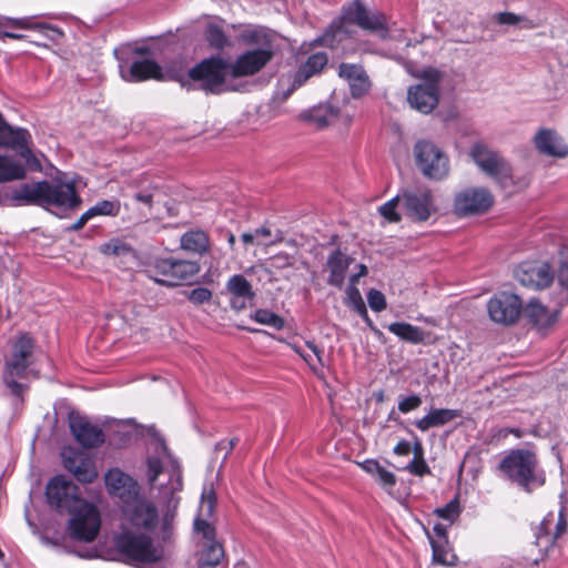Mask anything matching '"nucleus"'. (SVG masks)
<instances>
[{
	"instance_id": "f257e3e1",
	"label": "nucleus",
	"mask_w": 568,
	"mask_h": 568,
	"mask_svg": "<svg viewBox=\"0 0 568 568\" xmlns=\"http://www.w3.org/2000/svg\"><path fill=\"white\" fill-rule=\"evenodd\" d=\"M352 26L376 34L382 40L389 38L387 16L381 11L368 10L361 0H353L343 6L341 16L332 21L316 42L327 48H336L345 39L353 37L355 31Z\"/></svg>"
},
{
	"instance_id": "f03ea898",
	"label": "nucleus",
	"mask_w": 568,
	"mask_h": 568,
	"mask_svg": "<svg viewBox=\"0 0 568 568\" xmlns=\"http://www.w3.org/2000/svg\"><path fill=\"white\" fill-rule=\"evenodd\" d=\"M11 200L17 205H33L47 210L51 206L75 210L82 203L73 182L48 180L21 184L12 192Z\"/></svg>"
},
{
	"instance_id": "7ed1b4c3",
	"label": "nucleus",
	"mask_w": 568,
	"mask_h": 568,
	"mask_svg": "<svg viewBox=\"0 0 568 568\" xmlns=\"http://www.w3.org/2000/svg\"><path fill=\"white\" fill-rule=\"evenodd\" d=\"M498 469L509 481L528 494L546 483L545 471L539 467L537 454L531 449H510L499 462Z\"/></svg>"
},
{
	"instance_id": "20e7f679",
	"label": "nucleus",
	"mask_w": 568,
	"mask_h": 568,
	"mask_svg": "<svg viewBox=\"0 0 568 568\" xmlns=\"http://www.w3.org/2000/svg\"><path fill=\"white\" fill-rule=\"evenodd\" d=\"M557 286L555 310H549L537 300H531L524 313L527 322L538 332L547 333L558 322L561 310L568 304V248L562 251L557 267Z\"/></svg>"
},
{
	"instance_id": "39448f33",
	"label": "nucleus",
	"mask_w": 568,
	"mask_h": 568,
	"mask_svg": "<svg viewBox=\"0 0 568 568\" xmlns=\"http://www.w3.org/2000/svg\"><path fill=\"white\" fill-rule=\"evenodd\" d=\"M114 548L128 564H158L165 558L164 548L154 545L150 535L130 528H123L114 537Z\"/></svg>"
},
{
	"instance_id": "423d86ee",
	"label": "nucleus",
	"mask_w": 568,
	"mask_h": 568,
	"mask_svg": "<svg viewBox=\"0 0 568 568\" xmlns=\"http://www.w3.org/2000/svg\"><path fill=\"white\" fill-rule=\"evenodd\" d=\"M201 271L196 261L174 256L156 257L150 266L155 283L166 287L190 285Z\"/></svg>"
},
{
	"instance_id": "0eeeda50",
	"label": "nucleus",
	"mask_w": 568,
	"mask_h": 568,
	"mask_svg": "<svg viewBox=\"0 0 568 568\" xmlns=\"http://www.w3.org/2000/svg\"><path fill=\"white\" fill-rule=\"evenodd\" d=\"M470 156L478 168L500 187L508 189L515 185L513 168L498 152L483 143H475L470 149Z\"/></svg>"
},
{
	"instance_id": "6e6552de",
	"label": "nucleus",
	"mask_w": 568,
	"mask_h": 568,
	"mask_svg": "<svg viewBox=\"0 0 568 568\" xmlns=\"http://www.w3.org/2000/svg\"><path fill=\"white\" fill-rule=\"evenodd\" d=\"M230 63L220 55L203 59L187 71V78L201 82L200 88L206 93L217 94L226 82Z\"/></svg>"
},
{
	"instance_id": "1a4fd4ad",
	"label": "nucleus",
	"mask_w": 568,
	"mask_h": 568,
	"mask_svg": "<svg viewBox=\"0 0 568 568\" xmlns=\"http://www.w3.org/2000/svg\"><path fill=\"white\" fill-rule=\"evenodd\" d=\"M68 515H70L68 530L74 540L91 542L97 538L101 527V517L95 505L83 499Z\"/></svg>"
},
{
	"instance_id": "9d476101",
	"label": "nucleus",
	"mask_w": 568,
	"mask_h": 568,
	"mask_svg": "<svg viewBox=\"0 0 568 568\" xmlns=\"http://www.w3.org/2000/svg\"><path fill=\"white\" fill-rule=\"evenodd\" d=\"M419 78L425 82L409 87L407 100L413 109L429 114L439 102L442 73L435 68H427L420 72Z\"/></svg>"
},
{
	"instance_id": "9b49d317",
	"label": "nucleus",
	"mask_w": 568,
	"mask_h": 568,
	"mask_svg": "<svg viewBox=\"0 0 568 568\" xmlns=\"http://www.w3.org/2000/svg\"><path fill=\"white\" fill-rule=\"evenodd\" d=\"M45 498L49 507L60 515L68 514L83 500L79 486L64 475L50 478Z\"/></svg>"
},
{
	"instance_id": "f8f14e48",
	"label": "nucleus",
	"mask_w": 568,
	"mask_h": 568,
	"mask_svg": "<svg viewBox=\"0 0 568 568\" xmlns=\"http://www.w3.org/2000/svg\"><path fill=\"white\" fill-rule=\"evenodd\" d=\"M416 164L423 174L432 180H442L449 171V160L434 143L418 141L414 148Z\"/></svg>"
},
{
	"instance_id": "ddd939ff",
	"label": "nucleus",
	"mask_w": 568,
	"mask_h": 568,
	"mask_svg": "<svg viewBox=\"0 0 568 568\" xmlns=\"http://www.w3.org/2000/svg\"><path fill=\"white\" fill-rule=\"evenodd\" d=\"M521 298L510 292H498L487 302V313L489 318L501 326H511L516 324L523 313Z\"/></svg>"
},
{
	"instance_id": "4468645a",
	"label": "nucleus",
	"mask_w": 568,
	"mask_h": 568,
	"mask_svg": "<svg viewBox=\"0 0 568 568\" xmlns=\"http://www.w3.org/2000/svg\"><path fill=\"white\" fill-rule=\"evenodd\" d=\"M494 195L485 187H467L454 197V213L459 217L487 213L493 206Z\"/></svg>"
},
{
	"instance_id": "2eb2a0df",
	"label": "nucleus",
	"mask_w": 568,
	"mask_h": 568,
	"mask_svg": "<svg viewBox=\"0 0 568 568\" xmlns=\"http://www.w3.org/2000/svg\"><path fill=\"white\" fill-rule=\"evenodd\" d=\"M567 517L565 507H560L558 514L549 511L534 528L535 544L540 551L547 552L567 530Z\"/></svg>"
},
{
	"instance_id": "dca6fc26",
	"label": "nucleus",
	"mask_w": 568,
	"mask_h": 568,
	"mask_svg": "<svg viewBox=\"0 0 568 568\" xmlns=\"http://www.w3.org/2000/svg\"><path fill=\"white\" fill-rule=\"evenodd\" d=\"M400 205L406 216L414 222H425L436 212L429 189L402 190Z\"/></svg>"
},
{
	"instance_id": "f3484780",
	"label": "nucleus",
	"mask_w": 568,
	"mask_h": 568,
	"mask_svg": "<svg viewBox=\"0 0 568 568\" xmlns=\"http://www.w3.org/2000/svg\"><path fill=\"white\" fill-rule=\"evenodd\" d=\"M68 424L75 442L83 448H97L104 444L105 435L97 425H93L87 416L78 412H70Z\"/></svg>"
},
{
	"instance_id": "a211bd4d",
	"label": "nucleus",
	"mask_w": 568,
	"mask_h": 568,
	"mask_svg": "<svg viewBox=\"0 0 568 568\" xmlns=\"http://www.w3.org/2000/svg\"><path fill=\"white\" fill-rule=\"evenodd\" d=\"M273 57L274 52L270 48L247 50L240 54L234 63H230V75L233 79L254 75L263 70Z\"/></svg>"
},
{
	"instance_id": "6ab92c4d",
	"label": "nucleus",
	"mask_w": 568,
	"mask_h": 568,
	"mask_svg": "<svg viewBox=\"0 0 568 568\" xmlns=\"http://www.w3.org/2000/svg\"><path fill=\"white\" fill-rule=\"evenodd\" d=\"M516 277L526 287L544 290L557 280V271L546 262H524L516 270Z\"/></svg>"
},
{
	"instance_id": "aec40b11",
	"label": "nucleus",
	"mask_w": 568,
	"mask_h": 568,
	"mask_svg": "<svg viewBox=\"0 0 568 568\" xmlns=\"http://www.w3.org/2000/svg\"><path fill=\"white\" fill-rule=\"evenodd\" d=\"M108 493L118 498L122 506L131 505L140 495L138 481L119 468L110 469L104 476Z\"/></svg>"
},
{
	"instance_id": "412c9836",
	"label": "nucleus",
	"mask_w": 568,
	"mask_h": 568,
	"mask_svg": "<svg viewBox=\"0 0 568 568\" xmlns=\"http://www.w3.org/2000/svg\"><path fill=\"white\" fill-rule=\"evenodd\" d=\"M36 346L34 338L29 333L21 334L12 345L11 359L6 363V371L11 376L23 377L32 364L31 357Z\"/></svg>"
},
{
	"instance_id": "4be33fe9",
	"label": "nucleus",
	"mask_w": 568,
	"mask_h": 568,
	"mask_svg": "<svg viewBox=\"0 0 568 568\" xmlns=\"http://www.w3.org/2000/svg\"><path fill=\"white\" fill-rule=\"evenodd\" d=\"M126 520L136 528L153 530L158 524V509L155 505L140 496L131 505L122 506Z\"/></svg>"
},
{
	"instance_id": "5701e85b",
	"label": "nucleus",
	"mask_w": 568,
	"mask_h": 568,
	"mask_svg": "<svg viewBox=\"0 0 568 568\" xmlns=\"http://www.w3.org/2000/svg\"><path fill=\"white\" fill-rule=\"evenodd\" d=\"M230 294V306L234 311H243L247 304H251L256 294L253 291L252 284L242 274L232 275L225 285Z\"/></svg>"
},
{
	"instance_id": "b1692460",
	"label": "nucleus",
	"mask_w": 568,
	"mask_h": 568,
	"mask_svg": "<svg viewBox=\"0 0 568 568\" xmlns=\"http://www.w3.org/2000/svg\"><path fill=\"white\" fill-rule=\"evenodd\" d=\"M338 75L348 82L351 94L355 99L362 98L371 90L369 77L361 64L343 62L338 67Z\"/></svg>"
},
{
	"instance_id": "393cba45",
	"label": "nucleus",
	"mask_w": 568,
	"mask_h": 568,
	"mask_svg": "<svg viewBox=\"0 0 568 568\" xmlns=\"http://www.w3.org/2000/svg\"><path fill=\"white\" fill-rule=\"evenodd\" d=\"M534 143L541 154L559 159L568 155V145L555 130L540 129L534 138Z\"/></svg>"
},
{
	"instance_id": "a878e982",
	"label": "nucleus",
	"mask_w": 568,
	"mask_h": 568,
	"mask_svg": "<svg viewBox=\"0 0 568 568\" xmlns=\"http://www.w3.org/2000/svg\"><path fill=\"white\" fill-rule=\"evenodd\" d=\"M328 57L325 52H316L311 54L295 73L293 82L290 89L285 92L284 97L288 98L296 89L304 85L310 78L321 73L326 67Z\"/></svg>"
},
{
	"instance_id": "bb28decb",
	"label": "nucleus",
	"mask_w": 568,
	"mask_h": 568,
	"mask_svg": "<svg viewBox=\"0 0 568 568\" xmlns=\"http://www.w3.org/2000/svg\"><path fill=\"white\" fill-rule=\"evenodd\" d=\"M353 263V257L336 248L329 253L326 260L325 267L328 272L326 280L329 286L342 288L345 282L346 273L349 265Z\"/></svg>"
},
{
	"instance_id": "cd10ccee",
	"label": "nucleus",
	"mask_w": 568,
	"mask_h": 568,
	"mask_svg": "<svg viewBox=\"0 0 568 568\" xmlns=\"http://www.w3.org/2000/svg\"><path fill=\"white\" fill-rule=\"evenodd\" d=\"M460 416L458 409L432 408L425 416L414 422L420 432H427L434 427H442Z\"/></svg>"
},
{
	"instance_id": "c85d7f7f",
	"label": "nucleus",
	"mask_w": 568,
	"mask_h": 568,
	"mask_svg": "<svg viewBox=\"0 0 568 568\" xmlns=\"http://www.w3.org/2000/svg\"><path fill=\"white\" fill-rule=\"evenodd\" d=\"M180 246L186 252L205 255L211 250L210 235L200 229L189 230L181 235Z\"/></svg>"
},
{
	"instance_id": "c756f323",
	"label": "nucleus",
	"mask_w": 568,
	"mask_h": 568,
	"mask_svg": "<svg viewBox=\"0 0 568 568\" xmlns=\"http://www.w3.org/2000/svg\"><path fill=\"white\" fill-rule=\"evenodd\" d=\"M124 79L131 82H142L151 79L162 80V68L154 60H136L129 69V77H124Z\"/></svg>"
},
{
	"instance_id": "7c9ffc66",
	"label": "nucleus",
	"mask_w": 568,
	"mask_h": 568,
	"mask_svg": "<svg viewBox=\"0 0 568 568\" xmlns=\"http://www.w3.org/2000/svg\"><path fill=\"white\" fill-rule=\"evenodd\" d=\"M346 305L364 320L366 325L379 341L384 338L383 332L375 326L374 322L369 317L362 294L356 286L346 288Z\"/></svg>"
},
{
	"instance_id": "2f4dec72",
	"label": "nucleus",
	"mask_w": 568,
	"mask_h": 568,
	"mask_svg": "<svg viewBox=\"0 0 568 568\" xmlns=\"http://www.w3.org/2000/svg\"><path fill=\"white\" fill-rule=\"evenodd\" d=\"M387 329L400 341L409 344L417 345L425 342V332L407 322H393L387 325Z\"/></svg>"
},
{
	"instance_id": "473e14b6",
	"label": "nucleus",
	"mask_w": 568,
	"mask_h": 568,
	"mask_svg": "<svg viewBox=\"0 0 568 568\" xmlns=\"http://www.w3.org/2000/svg\"><path fill=\"white\" fill-rule=\"evenodd\" d=\"M27 175L24 165L10 156L0 154V183L23 180Z\"/></svg>"
},
{
	"instance_id": "72a5a7b5",
	"label": "nucleus",
	"mask_w": 568,
	"mask_h": 568,
	"mask_svg": "<svg viewBox=\"0 0 568 568\" xmlns=\"http://www.w3.org/2000/svg\"><path fill=\"white\" fill-rule=\"evenodd\" d=\"M224 547L217 541L207 542L201 552L199 568H215L224 558Z\"/></svg>"
},
{
	"instance_id": "f704fd0d",
	"label": "nucleus",
	"mask_w": 568,
	"mask_h": 568,
	"mask_svg": "<svg viewBox=\"0 0 568 568\" xmlns=\"http://www.w3.org/2000/svg\"><path fill=\"white\" fill-rule=\"evenodd\" d=\"M433 561L437 565L453 567L457 564L458 557L454 554L449 542L432 541Z\"/></svg>"
},
{
	"instance_id": "c9c22d12",
	"label": "nucleus",
	"mask_w": 568,
	"mask_h": 568,
	"mask_svg": "<svg viewBox=\"0 0 568 568\" xmlns=\"http://www.w3.org/2000/svg\"><path fill=\"white\" fill-rule=\"evenodd\" d=\"M204 38L209 45L215 50H224L231 44L223 28L214 22H209L205 27Z\"/></svg>"
},
{
	"instance_id": "e433bc0d",
	"label": "nucleus",
	"mask_w": 568,
	"mask_h": 568,
	"mask_svg": "<svg viewBox=\"0 0 568 568\" xmlns=\"http://www.w3.org/2000/svg\"><path fill=\"white\" fill-rule=\"evenodd\" d=\"M72 475L78 481L83 484H90L98 477V473L94 469L93 464L89 458L85 457L79 459V465L75 466Z\"/></svg>"
},
{
	"instance_id": "4c0bfd02",
	"label": "nucleus",
	"mask_w": 568,
	"mask_h": 568,
	"mask_svg": "<svg viewBox=\"0 0 568 568\" xmlns=\"http://www.w3.org/2000/svg\"><path fill=\"white\" fill-rule=\"evenodd\" d=\"M253 320L260 324L272 326L275 329H282L284 327V320L268 310H257L254 313Z\"/></svg>"
},
{
	"instance_id": "58836bf2",
	"label": "nucleus",
	"mask_w": 568,
	"mask_h": 568,
	"mask_svg": "<svg viewBox=\"0 0 568 568\" xmlns=\"http://www.w3.org/2000/svg\"><path fill=\"white\" fill-rule=\"evenodd\" d=\"M398 204H400V194L381 205L378 212L389 223H398L402 221V216L397 212Z\"/></svg>"
},
{
	"instance_id": "ea45409f",
	"label": "nucleus",
	"mask_w": 568,
	"mask_h": 568,
	"mask_svg": "<svg viewBox=\"0 0 568 568\" xmlns=\"http://www.w3.org/2000/svg\"><path fill=\"white\" fill-rule=\"evenodd\" d=\"M460 505L459 499L456 496L454 499H452L449 503H447L444 507L436 508L434 510V514L445 520H448L450 523H454L460 515Z\"/></svg>"
},
{
	"instance_id": "a19ab883",
	"label": "nucleus",
	"mask_w": 568,
	"mask_h": 568,
	"mask_svg": "<svg viewBox=\"0 0 568 568\" xmlns=\"http://www.w3.org/2000/svg\"><path fill=\"white\" fill-rule=\"evenodd\" d=\"M90 215L92 217L98 215H109V216H115L120 212V203L119 202H112L109 200H103L98 202L95 205L90 207L88 210Z\"/></svg>"
},
{
	"instance_id": "79ce46f5",
	"label": "nucleus",
	"mask_w": 568,
	"mask_h": 568,
	"mask_svg": "<svg viewBox=\"0 0 568 568\" xmlns=\"http://www.w3.org/2000/svg\"><path fill=\"white\" fill-rule=\"evenodd\" d=\"M213 297V292L204 286H199L193 288L186 294V298L193 305H202L205 303H210Z\"/></svg>"
},
{
	"instance_id": "37998d69",
	"label": "nucleus",
	"mask_w": 568,
	"mask_h": 568,
	"mask_svg": "<svg viewBox=\"0 0 568 568\" xmlns=\"http://www.w3.org/2000/svg\"><path fill=\"white\" fill-rule=\"evenodd\" d=\"M100 252L105 255L120 256L130 252V246L121 240L113 239L100 247Z\"/></svg>"
},
{
	"instance_id": "c03bdc74",
	"label": "nucleus",
	"mask_w": 568,
	"mask_h": 568,
	"mask_svg": "<svg viewBox=\"0 0 568 568\" xmlns=\"http://www.w3.org/2000/svg\"><path fill=\"white\" fill-rule=\"evenodd\" d=\"M194 530L202 535L207 542L216 541V529L204 518H195Z\"/></svg>"
},
{
	"instance_id": "a18cd8bd",
	"label": "nucleus",
	"mask_w": 568,
	"mask_h": 568,
	"mask_svg": "<svg viewBox=\"0 0 568 568\" xmlns=\"http://www.w3.org/2000/svg\"><path fill=\"white\" fill-rule=\"evenodd\" d=\"M422 403V397L418 394H412L409 396L400 397L397 407L402 414H408L418 409Z\"/></svg>"
},
{
	"instance_id": "49530a36",
	"label": "nucleus",
	"mask_w": 568,
	"mask_h": 568,
	"mask_svg": "<svg viewBox=\"0 0 568 568\" xmlns=\"http://www.w3.org/2000/svg\"><path fill=\"white\" fill-rule=\"evenodd\" d=\"M405 469L418 477H424L425 475H430L432 473L424 457H414L412 462L405 467Z\"/></svg>"
},
{
	"instance_id": "de8ad7c7",
	"label": "nucleus",
	"mask_w": 568,
	"mask_h": 568,
	"mask_svg": "<svg viewBox=\"0 0 568 568\" xmlns=\"http://www.w3.org/2000/svg\"><path fill=\"white\" fill-rule=\"evenodd\" d=\"M146 468L149 483L153 485L163 471V463L159 457H149L146 459Z\"/></svg>"
},
{
	"instance_id": "09e8293b",
	"label": "nucleus",
	"mask_w": 568,
	"mask_h": 568,
	"mask_svg": "<svg viewBox=\"0 0 568 568\" xmlns=\"http://www.w3.org/2000/svg\"><path fill=\"white\" fill-rule=\"evenodd\" d=\"M367 300H368L369 307L374 312H382L387 306L385 295L378 290H375V288L369 290L367 293Z\"/></svg>"
},
{
	"instance_id": "8fccbe9b",
	"label": "nucleus",
	"mask_w": 568,
	"mask_h": 568,
	"mask_svg": "<svg viewBox=\"0 0 568 568\" xmlns=\"http://www.w3.org/2000/svg\"><path fill=\"white\" fill-rule=\"evenodd\" d=\"M378 484L385 489H392L395 487L397 479L394 473L387 470L383 466L375 474Z\"/></svg>"
},
{
	"instance_id": "3c124183",
	"label": "nucleus",
	"mask_w": 568,
	"mask_h": 568,
	"mask_svg": "<svg viewBox=\"0 0 568 568\" xmlns=\"http://www.w3.org/2000/svg\"><path fill=\"white\" fill-rule=\"evenodd\" d=\"M63 467L72 474L75 466L79 465V459L84 458L79 452L69 449L62 453Z\"/></svg>"
},
{
	"instance_id": "603ef678",
	"label": "nucleus",
	"mask_w": 568,
	"mask_h": 568,
	"mask_svg": "<svg viewBox=\"0 0 568 568\" xmlns=\"http://www.w3.org/2000/svg\"><path fill=\"white\" fill-rule=\"evenodd\" d=\"M357 465L368 475L375 476L382 466L377 459L368 458L357 463Z\"/></svg>"
},
{
	"instance_id": "864d4df0",
	"label": "nucleus",
	"mask_w": 568,
	"mask_h": 568,
	"mask_svg": "<svg viewBox=\"0 0 568 568\" xmlns=\"http://www.w3.org/2000/svg\"><path fill=\"white\" fill-rule=\"evenodd\" d=\"M434 534L436 535V538H433L429 536V541H444V544H447L448 535H447V528L443 524H436L433 528Z\"/></svg>"
},
{
	"instance_id": "5fc2aeb1",
	"label": "nucleus",
	"mask_w": 568,
	"mask_h": 568,
	"mask_svg": "<svg viewBox=\"0 0 568 568\" xmlns=\"http://www.w3.org/2000/svg\"><path fill=\"white\" fill-rule=\"evenodd\" d=\"M521 18L513 12H501L498 14V22L501 24H517Z\"/></svg>"
},
{
	"instance_id": "6e6d98bb",
	"label": "nucleus",
	"mask_w": 568,
	"mask_h": 568,
	"mask_svg": "<svg viewBox=\"0 0 568 568\" xmlns=\"http://www.w3.org/2000/svg\"><path fill=\"white\" fill-rule=\"evenodd\" d=\"M306 346L313 352V354L316 356L317 365H315L318 368L324 367V361H323V349L320 348L314 342L306 341Z\"/></svg>"
},
{
	"instance_id": "4d7b16f0",
	"label": "nucleus",
	"mask_w": 568,
	"mask_h": 568,
	"mask_svg": "<svg viewBox=\"0 0 568 568\" xmlns=\"http://www.w3.org/2000/svg\"><path fill=\"white\" fill-rule=\"evenodd\" d=\"M393 452L397 456H408L412 452V445L407 440L402 439L395 445Z\"/></svg>"
},
{
	"instance_id": "13d9d810",
	"label": "nucleus",
	"mask_w": 568,
	"mask_h": 568,
	"mask_svg": "<svg viewBox=\"0 0 568 568\" xmlns=\"http://www.w3.org/2000/svg\"><path fill=\"white\" fill-rule=\"evenodd\" d=\"M92 219V216L90 215V213L88 211H85L79 219L77 222H74L73 224H71L68 230L69 231H72V232H78L80 230H82L84 227V225Z\"/></svg>"
},
{
	"instance_id": "bf43d9fd",
	"label": "nucleus",
	"mask_w": 568,
	"mask_h": 568,
	"mask_svg": "<svg viewBox=\"0 0 568 568\" xmlns=\"http://www.w3.org/2000/svg\"><path fill=\"white\" fill-rule=\"evenodd\" d=\"M203 505L207 506L209 514L212 513L216 503V496L213 489L202 495Z\"/></svg>"
},
{
	"instance_id": "052dcab7",
	"label": "nucleus",
	"mask_w": 568,
	"mask_h": 568,
	"mask_svg": "<svg viewBox=\"0 0 568 568\" xmlns=\"http://www.w3.org/2000/svg\"><path fill=\"white\" fill-rule=\"evenodd\" d=\"M134 199H135V201L141 202L144 205H146L149 209H151L153 205V193H151L149 191L138 192L134 195Z\"/></svg>"
},
{
	"instance_id": "680f3d73",
	"label": "nucleus",
	"mask_w": 568,
	"mask_h": 568,
	"mask_svg": "<svg viewBox=\"0 0 568 568\" xmlns=\"http://www.w3.org/2000/svg\"><path fill=\"white\" fill-rule=\"evenodd\" d=\"M8 386L11 393L17 397H22L24 392L28 389V386L12 379L8 383Z\"/></svg>"
},
{
	"instance_id": "e2e57ef3",
	"label": "nucleus",
	"mask_w": 568,
	"mask_h": 568,
	"mask_svg": "<svg viewBox=\"0 0 568 568\" xmlns=\"http://www.w3.org/2000/svg\"><path fill=\"white\" fill-rule=\"evenodd\" d=\"M291 348H292L296 354H298V355H300V356H301V357H302V358H303V359L308 364V366L311 367V369H312L313 372H315V373L317 372V367H316L314 364H312V358H311V356H310V355H307V354H305V353L302 351V348H301L300 346H297V345H295V344H291Z\"/></svg>"
},
{
	"instance_id": "0e129e2a",
	"label": "nucleus",
	"mask_w": 568,
	"mask_h": 568,
	"mask_svg": "<svg viewBox=\"0 0 568 568\" xmlns=\"http://www.w3.org/2000/svg\"><path fill=\"white\" fill-rule=\"evenodd\" d=\"M239 438L232 437L230 439H222L221 445H227V452L223 455V460H226L234 447L237 445Z\"/></svg>"
},
{
	"instance_id": "69168bd1",
	"label": "nucleus",
	"mask_w": 568,
	"mask_h": 568,
	"mask_svg": "<svg viewBox=\"0 0 568 568\" xmlns=\"http://www.w3.org/2000/svg\"><path fill=\"white\" fill-rule=\"evenodd\" d=\"M412 450L414 453V457H424V449L420 440H416L412 446Z\"/></svg>"
},
{
	"instance_id": "338daca9",
	"label": "nucleus",
	"mask_w": 568,
	"mask_h": 568,
	"mask_svg": "<svg viewBox=\"0 0 568 568\" xmlns=\"http://www.w3.org/2000/svg\"><path fill=\"white\" fill-rule=\"evenodd\" d=\"M254 235L256 236H271V230L266 226L258 227L254 231Z\"/></svg>"
},
{
	"instance_id": "774afa93",
	"label": "nucleus",
	"mask_w": 568,
	"mask_h": 568,
	"mask_svg": "<svg viewBox=\"0 0 568 568\" xmlns=\"http://www.w3.org/2000/svg\"><path fill=\"white\" fill-rule=\"evenodd\" d=\"M254 239H255V235L254 233H243L241 235V240L243 241L244 244L248 245V244H253L254 242Z\"/></svg>"
}]
</instances>
